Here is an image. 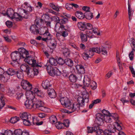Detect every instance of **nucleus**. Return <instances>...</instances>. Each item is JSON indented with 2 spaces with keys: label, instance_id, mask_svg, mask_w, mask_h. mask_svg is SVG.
<instances>
[{
  "label": "nucleus",
  "instance_id": "nucleus-25",
  "mask_svg": "<svg viewBox=\"0 0 135 135\" xmlns=\"http://www.w3.org/2000/svg\"><path fill=\"white\" fill-rule=\"evenodd\" d=\"M75 15L78 18L82 19L85 17V15L81 11H77L75 13Z\"/></svg>",
  "mask_w": 135,
  "mask_h": 135
},
{
  "label": "nucleus",
  "instance_id": "nucleus-33",
  "mask_svg": "<svg viewBox=\"0 0 135 135\" xmlns=\"http://www.w3.org/2000/svg\"><path fill=\"white\" fill-rule=\"evenodd\" d=\"M7 74L9 75H13L16 73V71L12 68H9L6 71Z\"/></svg>",
  "mask_w": 135,
  "mask_h": 135
},
{
  "label": "nucleus",
  "instance_id": "nucleus-43",
  "mask_svg": "<svg viewBox=\"0 0 135 135\" xmlns=\"http://www.w3.org/2000/svg\"><path fill=\"white\" fill-rule=\"evenodd\" d=\"M51 19L52 21H54L56 22V24L57 23H59V20L60 19L58 17L56 16L52 17H51Z\"/></svg>",
  "mask_w": 135,
  "mask_h": 135
},
{
  "label": "nucleus",
  "instance_id": "nucleus-12",
  "mask_svg": "<svg viewBox=\"0 0 135 135\" xmlns=\"http://www.w3.org/2000/svg\"><path fill=\"white\" fill-rule=\"evenodd\" d=\"M60 101L63 106L68 109L71 103L69 99L66 97L61 98Z\"/></svg>",
  "mask_w": 135,
  "mask_h": 135
},
{
  "label": "nucleus",
  "instance_id": "nucleus-53",
  "mask_svg": "<svg viewBox=\"0 0 135 135\" xmlns=\"http://www.w3.org/2000/svg\"><path fill=\"white\" fill-rule=\"evenodd\" d=\"M65 7L68 10H70L73 8L72 3H67L66 4Z\"/></svg>",
  "mask_w": 135,
  "mask_h": 135
},
{
  "label": "nucleus",
  "instance_id": "nucleus-32",
  "mask_svg": "<svg viewBox=\"0 0 135 135\" xmlns=\"http://www.w3.org/2000/svg\"><path fill=\"white\" fill-rule=\"evenodd\" d=\"M49 62L51 65L56 66L57 64V60L54 58H50L49 59Z\"/></svg>",
  "mask_w": 135,
  "mask_h": 135
},
{
  "label": "nucleus",
  "instance_id": "nucleus-5",
  "mask_svg": "<svg viewBox=\"0 0 135 135\" xmlns=\"http://www.w3.org/2000/svg\"><path fill=\"white\" fill-rule=\"evenodd\" d=\"M34 103V109H37L40 110L45 112H49L50 109L43 106L44 103L41 101L37 99V98H34L33 100Z\"/></svg>",
  "mask_w": 135,
  "mask_h": 135
},
{
  "label": "nucleus",
  "instance_id": "nucleus-47",
  "mask_svg": "<svg viewBox=\"0 0 135 135\" xmlns=\"http://www.w3.org/2000/svg\"><path fill=\"white\" fill-rule=\"evenodd\" d=\"M56 126L57 128L58 129H60L63 128V124L60 122H58L56 123Z\"/></svg>",
  "mask_w": 135,
  "mask_h": 135
},
{
  "label": "nucleus",
  "instance_id": "nucleus-24",
  "mask_svg": "<svg viewBox=\"0 0 135 135\" xmlns=\"http://www.w3.org/2000/svg\"><path fill=\"white\" fill-rule=\"evenodd\" d=\"M91 81L89 77H85L83 80L84 85L85 86H89L90 84Z\"/></svg>",
  "mask_w": 135,
  "mask_h": 135
},
{
  "label": "nucleus",
  "instance_id": "nucleus-35",
  "mask_svg": "<svg viewBox=\"0 0 135 135\" xmlns=\"http://www.w3.org/2000/svg\"><path fill=\"white\" fill-rule=\"evenodd\" d=\"M108 129L112 131L113 133L116 131V127L114 125L109 124L108 126Z\"/></svg>",
  "mask_w": 135,
  "mask_h": 135
},
{
  "label": "nucleus",
  "instance_id": "nucleus-61",
  "mask_svg": "<svg viewBox=\"0 0 135 135\" xmlns=\"http://www.w3.org/2000/svg\"><path fill=\"white\" fill-rule=\"evenodd\" d=\"M57 64L58 63L60 65H62L63 64L64 62V60L61 58H59L58 60H57Z\"/></svg>",
  "mask_w": 135,
  "mask_h": 135
},
{
  "label": "nucleus",
  "instance_id": "nucleus-18",
  "mask_svg": "<svg viewBox=\"0 0 135 135\" xmlns=\"http://www.w3.org/2000/svg\"><path fill=\"white\" fill-rule=\"evenodd\" d=\"M42 87L44 89H47L50 88L51 86V85L50 84V83L48 80H46L43 81L42 84Z\"/></svg>",
  "mask_w": 135,
  "mask_h": 135
},
{
  "label": "nucleus",
  "instance_id": "nucleus-21",
  "mask_svg": "<svg viewBox=\"0 0 135 135\" xmlns=\"http://www.w3.org/2000/svg\"><path fill=\"white\" fill-rule=\"evenodd\" d=\"M78 72L79 73L84 74L85 73V70L84 67L81 65H78L76 66Z\"/></svg>",
  "mask_w": 135,
  "mask_h": 135
},
{
  "label": "nucleus",
  "instance_id": "nucleus-26",
  "mask_svg": "<svg viewBox=\"0 0 135 135\" xmlns=\"http://www.w3.org/2000/svg\"><path fill=\"white\" fill-rule=\"evenodd\" d=\"M31 119V123L32 122L33 124L34 125L39 126L41 125L43 123L42 122H38L37 119L34 118L33 116H32Z\"/></svg>",
  "mask_w": 135,
  "mask_h": 135
},
{
  "label": "nucleus",
  "instance_id": "nucleus-31",
  "mask_svg": "<svg viewBox=\"0 0 135 135\" xmlns=\"http://www.w3.org/2000/svg\"><path fill=\"white\" fill-rule=\"evenodd\" d=\"M77 79V78L76 76L74 74H71L69 77V79L70 81L73 83L76 82Z\"/></svg>",
  "mask_w": 135,
  "mask_h": 135
},
{
  "label": "nucleus",
  "instance_id": "nucleus-40",
  "mask_svg": "<svg viewBox=\"0 0 135 135\" xmlns=\"http://www.w3.org/2000/svg\"><path fill=\"white\" fill-rule=\"evenodd\" d=\"M97 84L95 81H91L90 84L89 85L93 90H95L97 87Z\"/></svg>",
  "mask_w": 135,
  "mask_h": 135
},
{
  "label": "nucleus",
  "instance_id": "nucleus-39",
  "mask_svg": "<svg viewBox=\"0 0 135 135\" xmlns=\"http://www.w3.org/2000/svg\"><path fill=\"white\" fill-rule=\"evenodd\" d=\"M90 51H93L94 52H95L98 54L100 53V48L98 47H93L90 48Z\"/></svg>",
  "mask_w": 135,
  "mask_h": 135
},
{
  "label": "nucleus",
  "instance_id": "nucleus-60",
  "mask_svg": "<svg viewBox=\"0 0 135 135\" xmlns=\"http://www.w3.org/2000/svg\"><path fill=\"white\" fill-rule=\"evenodd\" d=\"M7 93L8 95L11 96L14 94V91L10 89H9L8 90Z\"/></svg>",
  "mask_w": 135,
  "mask_h": 135
},
{
  "label": "nucleus",
  "instance_id": "nucleus-16",
  "mask_svg": "<svg viewBox=\"0 0 135 135\" xmlns=\"http://www.w3.org/2000/svg\"><path fill=\"white\" fill-rule=\"evenodd\" d=\"M40 34L41 35H43L45 36L50 34L48 30L46 27H41L40 29Z\"/></svg>",
  "mask_w": 135,
  "mask_h": 135
},
{
  "label": "nucleus",
  "instance_id": "nucleus-6",
  "mask_svg": "<svg viewBox=\"0 0 135 135\" xmlns=\"http://www.w3.org/2000/svg\"><path fill=\"white\" fill-rule=\"evenodd\" d=\"M20 117L23 120V123L25 125L29 126L31 125L32 116L29 113L26 112L21 113Z\"/></svg>",
  "mask_w": 135,
  "mask_h": 135
},
{
  "label": "nucleus",
  "instance_id": "nucleus-54",
  "mask_svg": "<svg viewBox=\"0 0 135 135\" xmlns=\"http://www.w3.org/2000/svg\"><path fill=\"white\" fill-rule=\"evenodd\" d=\"M126 95H125L124 97H122L120 100V101L123 103V105H124L125 103H129V100L126 99Z\"/></svg>",
  "mask_w": 135,
  "mask_h": 135
},
{
  "label": "nucleus",
  "instance_id": "nucleus-44",
  "mask_svg": "<svg viewBox=\"0 0 135 135\" xmlns=\"http://www.w3.org/2000/svg\"><path fill=\"white\" fill-rule=\"evenodd\" d=\"M135 51V50H134L132 49V51L130 52L129 54V56L130 59L131 60H132L134 58V52Z\"/></svg>",
  "mask_w": 135,
  "mask_h": 135
},
{
  "label": "nucleus",
  "instance_id": "nucleus-17",
  "mask_svg": "<svg viewBox=\"0 0 135 135\" xmlns=\"http://www.w3.org/2000/svg\"><path fill=\"white\" fill-rule=\"evenodd\" d=\"M47 92L49 97L51 98H55L56 96L55 91L53 89L49 88Z\"/></svg>",
  "mask_w": 135,
  "mask_h": 135
},
{
  "label": "nucleus",
  "instance_id": "nucleus-1",
  "mask_svg": "<svg viewBox=\"0 0 135 135\" xmlns=\"http://www.w3.org/2000/svg\"><path fill=\"white\" fill-rule=\"evenodd\" d=\"M18 51H15L12 52L11 54V57L12 60H18L21 59H24V61L29 65H32L33 66H37L36 60L31 56H29L28 52L23 48L18 49Z\"/></svg>",
  "mask_w": 135,
  "mask_h": 135
},
{
  "label": "nucleus",
  "instance_id": "nucleus-50",
  "mask_svg": "<svg viewBox=\"0 0 135 135\" xmlns=\"http://www.w3.org/2000/svg\"><path fill=\"white\" fill-rule=\"evenodd\" d=\"M23 94L22 93H17L15 95L16 99L18 100L20 99L23 97Z\"/></svg>",
  "mask_w": 135,
  "mask_h": 135
},
{
  "label": "nucleus",
  "instance_id": "nucleus-42",
  "mask_svg": "<svg viewBox=\"0 0 135 135\" xmlns=\"http://www.w3.org/2000/svg\"><path fill=\"white\" fill-rule=\"evenodd\" d=\"M17 75L19 79L21 80H22L23 79V73L22 71H18L17 72Z\"/></svg>",
  "mask_w": 135,
  "mask_h": 135
},
{
  "label": "nucleus",
  "instance_id": "nucleus-51",
  "mask_svg": "<svg viewBox=\"0 0 135 135\" xmlns=\"http://www.w3.org/2000/svg\"><path fill=\"white\" fill-rule=\"evenodd\" d=\"M97 133V135H103L104 133L103 131L100 129L98 126V129H97V130L95 132Z\"/></svg>",
  "mask_w": 135,
  "mask_h": 135
},
{
  "label": "nucleus",
  "instance_id": "nucleus-20",
  "mask_svg": "<svg viewBox=\"0 0 135 135\" xmlns=\"http://www.w3.org/2000/svg\"><path fill=\"white\" fill-rule=\"evenodd\" d=\"M86 23L80 22L78 23L77 26L78 28L81 30L84 31L86 28Z\"/></svg>",
  "mask_w": 135,
  "mask_h": 135
},
{
  "label": "nucleus",
  "instance_id": "nucleus-49",
  "mask_svg": "<svg viewBox=\"0 0 135 135\" xmlns=\"http://www.w3.org/2000/svg\"><path fill=\"white\" fill-rule=\"evenodd\" d=\"M22 131L20 129L15 130L14 132L15 135H22Z\"/></svg>",
  "mask_w": 135,
  "mask_h": 135
},
{
  "label": "nucleus",
  "instance_id": "nucleus-19",
  "mask_svg": "<svg viewBox=\"0 0 135 135\" xmlns=\"http://www.w3.org/2000/svg\"><path fill=\"white\" fill-rule=\"evenodd\" d=\"M30 30L31 32L35 34H37L39 33V31L38 27L36 25H32L30 28Z\"/></svg>",
  "mask_w": 135,
  "mask_h": 135
},
{
  "label": "nucleus",
  "instance_id": "nucleus-10",
  "mask_svg": "<svg viewBox=\"0 0 135 135\" xmlns=\"http://www.w3.org/2000/svg\"><path fill=\"white\" fill-rule=\"evenodd\" d=\"M98 30L97 28L94 27L91 30H87L86 31L85 33L88 37L91 38L95 37V36L93 33L95 35L99 36L100 35V33L97 32Z\"/></svg>",
  "mask_w": 135,
  "mask_h": 135
},
{
  "label": "nucleus",
  "instance_id": "nucleus-3",
  "mask_svg": "<svg viewBox=\"0 0 135 135\" xmlns=\"http://www.w3.org/2000/svg\"><path fill=\"white\" fill-rule=\"evenodd\" d=\"M23 8L18 9V12L20 14L21 20L23 18H27L29 15V13L31 12L33 8L27 2H25L22 5Z\"/></svg>",
  "mask_w": 135,
  "mask_h": 135
},
{
  "label": "nucleus",
  "instance_id": "nucleus-22",
  "mask_svg": "<svg viewBox=\"0 0 135 135\" xmlns=\"http://www.w3.org/2000/svg\"><path fill=\"white\" fill-rule=\"evenodd\" d=\"M97 129H98V126H94L93 127H87V132L88 133H92L93 132H95Z\"/></svg>",
  "mask_w": 135,
  "mask_h": 135
},
{
  "label": "nucleus",
  "instance_id": "nucleus-41",
  "mask_svg": "<svg viewBox=\"0 0 135 135\" xmlns=\"http://www.w3.org/2000/svg\"><path fill=\"white\" fill-rule=\"evenodd\" d=\"M27 84H29L28 81L25 80H23L21 83V85L24 89H26V86L27 85Z\"/></svg>",
  "mask_w": 135,
  "mask_h": 135
},
{
  "label": "nucleus",
  "instance_id": "nucleus-64",
  "mask_svg": "<svg viewBox=\"0 0 135 135\" xmlns=\"http://www.w3.org/2000/svg\"><path fill=\"white\" fill-rule=\"evenodd\" d=\"M112 133H113L112 132L109 130L106 129L104 130V133L105 135H111Z\"/></svg>",
  "mask_w": 135,
  "mask_h": 135
},
{
  "label": "nucleus",
  "instance_id": "nucleus-45",
  "mask_svg": "<svg viewBox=\"0 0 135 135\" xmlns=\"http://www.w3.org/2000/svg\"><path fill=\"white\" fill-rule=\"evenodd\" d=\"M66 64L68 66H71L73 65V62L70 59H68L66 61Z\"/></svg>",
  "mask_w": 135,
  "mask_h": 135
},
{
  "label": "nucleus",
  "instance_id": "nucleus-58",
  "mask_svg": "<svg viewBox=\"0 0 135 135\" xmlns=\"http://www.w3.org/2000/svg\"><path fill=\"white\" fill-rule=\"evenodd\" d=\"M63 126H65L66 127H68L69 126L70 122L68 120H65L64 121V122L62 123Z\"/></svg>",
  "mask_w": 135,
  "mask_h": 135
},
{
  "label": "nucleus",
  "instance_id": "nucleus-2",
  "mask_svg": "<svg viewBox=\"0 0 135 135\" xmlns=\"http://www.w3.org/2000/svg\"><path fill=\"white\" fill-rule=\"evenodd\" d=\"M89 95L88 93L86 91L84 92L82 97L80 96L77 99V101L79 104L71 103L68 108L69 110L65 109H61V111L64 113H73L75 111H78L80 109V106L83 107L84 105V103H88L89 101Z\"/></svg>",
  "mask_w": 135,
  "mask_h": 135
},
{
  "label": "nucleus",
  "instance_id": "nucleus-59",
  "mask_svg": "<svg viewBox=\"0 0 135 135\" xmlns=\"http://www.w3.org/2000/svg\"><path fill=\"white\" fill-rule=\"evenodd\" d=\"M26 89H26L27 91H30L32 88V84H31L29 82V84H27V85H26Z\"/></svg>",
  "mask_w": 135,
  "mask_h": 135
},
{
  "label": "nucleus",
  "instance_id": "nucleus-34",
  "mask_svg": "<svg viewBox=\"0 0 135 135\" xmlns=\"http://www.w3.org/2000/svg\"><path fill=\"white\" fill-rule=\"evenodd\" d=\"M80 36L82 41L83 42H86L87 40L88 37L86 34L81 33L80 34Z\"/></svg>",
  "mask_w": 135,
  "mask_h": 135
},
{
  "label": "nucleus",
  "instance_id": "nucleus-63",
  "mask_svg": "<svg viewBox=\"0 0 135 135\" xmlns=\"http://www.w3.org/2000/svg\"><path fill=\"white\" fill-rule=\"evenodd\" d=\"M5 135H13V132L10 130H6L4 134Z\"/></svg>",
  "mask_w": 135,
  "mask_h": 135
},
{
  "label": "nucleus",
  "instance_id": "nucleus-23",
  "mask_svg": "<svg viewBox=\"0 0 135 135\" xmlns=\"http://www.w3.org/2000/svg\"><path fill=\"white\" fill-rule=\"evenodd\" d=\"M30 68L29 66L26 64H22L20 66V69L22 71L26 73L28 70Z\"/></svg>",
  "mask_w": 135,
  "mask_h": 135
},
{
  "label": "nucleus",
  "instance_id": "nucleus-4",
  "mask_svg": "<svg viewBox=\"0 0 135 135\" xmlns=\"http://www.w3.org/2000/svg\"><path fill=\"white\" fill-rule=\"evenodd\" d=\"M40 97H42L44 96V93L40 89L35 88L33 89L32 91H28L26 92V98L28 100H33L35 98V94Z\"/></svg>",
  "mask_w": 135,
  "mask_h": 135
},
{
  "label": "nucleus",
  "instance_id": "nucleus-37",
  "mask_svg": "<svg viewBox=\"0 0 135 135\" xmlns=\"http://www.w3.org/2000/svg\"><path fill=\"white\" fill-rule=\"evenodd\" d=\"M20 118L18 117H15L11 118L10 119V121L12 123H15L19 121Z\"/></svg>",
  "mask_w": 135,
  "mask_h": 135
},
{
  "label": "nucleus",
  "instance_id": "nucleus-38",
  "mask_svg": "<svg viewBox=\"0 0 135 135\" xmlns=\"http://www.w3.org/2000/svg\"><path fill=\"white\" fill-rule=\"evenodd\" d=\"M100 52H101L102 54L104 55H107V52L106 50L105 47L102 46L100 48Z\"/></svg>",
  "mask_w": 135,
  "mask_h": 135
},
{
  "label": "nucleus",
  "instance_id": "nucleus-46",
  "mask_svg": "<svg viewBox=\"0 0 135 135\" xmlns=\"http://www.w3.org/2000/svg\"><path fill=\"white\" fill-rule=\"evenodd\" d=\"M50 6L53 9L57 11H59V7L56 6L54 4L51 3H50Z\"/></svg>",
  "mask_w": 135,
  "mask_h": 135
},
{
  "label": "nucleus",
  "instance_id": "nucleus-28",
  "mask_svg": "<svg viewBox=\"0 0 135 135\" xmlns=\"http://www.w3.org/2000/svg\"><path fill=\"white\" fill-rule=\"evenodd\" d=\"M86 19L88 20H91L93 17V13L90 12H85L84 13Z\"/></svg>",
  "mask_w": 135,
  "mask_h": 135
},
{
  "label": "nucleus",
  "instance_id": "nucleus-52",
  "mask_svg": "<svg viewBox=\"0 0 135 135\" xmlns=\"http://www.w3.org/2000/svg\"><path fill=\"white\" fill-rule=\"evenodd\" d=\"M46 36H47L46 37L42 38V41H46L47 40H50L51 38V35L50 34H48V35H46Z\"/></svg>",
  "mask_w": 135,
  "mask_h": 135
},
{
  "label": "nucleus",
  "instance_id": "nucleus-9",
  "mask_svg": "<svg viewBox=\"0 0 135 135\" xmlns=\"http://www.w3.org/2000/svg\"><path fill=\"white\" fill-rule=\"evenodd\" d=\"M47 70L48 72L51 76H60L61 74V72L57 68L55 67L53 68L50 65H47Z\"/></svg>",
  "mask_w": 135,
  "mask_h": 135
},
{
  "label": "nucleus",
  "instance_id": "nucleus-7",
  "mask_svg": "<svg viewBox=\"0 0 135 135\" xmlns=\"http://www.w3.org/2000/svg\"><path fill=\"white\" fill-rule=\"evenodd\" d=\"M6 15L8 17L13 19L15 18L17 20H21V18L20 14L15 13L14 10L12 8H8L6 14L5 13L4 15Z\"/></svg>",
  "mask_w": 135,
  "mask_h": 135
},
{
  "label": "nucleus",
  "instance_id": "nucleus-62",
  "mask_svg": "<svg viewBox=\"0 0 135 135\" xmlns=\"http://www.w3.org/2000/svg\"><path fill=\"white\" fill-rule=\"evenodd\" d=\"M129 69L133 77H135V71L133 67L131 66L129 67Z\"/></svg>",
  "mask_w": 135,
  "mask_h": 135
},
{
  "label": "nucleus",
  "instance_id": "nucleus-56",
  "mask_svg": "<svg viewBox=\"0 0 135 135\" xmlns=\"http://www.w3.org/2000/svg\"><path fill=\"white\" fill-rule=\"evenodd\" d=\"M86 29L88 30H91L93 28L91 24L89 23H86Z\"/></svg>",
  "mask_w": 135,
  "mask_h": 135
},
{
  "label": "nucleus",
  "instance_id": "nucleus-11",
  "mask_svg": "<svg viewBox=\"0 0 135 135\" xmlns=\"http://www.w3.org/2000/svg\"><path fill=\"white\" fill-rule=\"evenodd\" d=\"M118 115L116 113H111L110 115L105 116L104 121L107 123H110L113 121V119L117 120Z\"/></svg>",
  "mask_w": 135,
  "mask_h": 135
},
{
  "label": "nucleus",
  "instance_id": "nucleus-13",
  "mask_svg": "<svg viewBox=\"0 0 135 135\" xmlns=\"http://www.w3.org/2000/svg\"><path fill=\"white\" fill-rule=\"evenodd\" d=\"M105 116L102 114L98 113L96 114V122L99 125H101L103 123L104 120Z\"/></svg>",
  "mask_w": 135,
  "mask_h": 135
},
{
  "label": "nucleus",
  "instance_id": "nucleus-15",
  "mask_svg": "<svg viewBox=\"0 0 135 135\" xmlns=\"http://www.w3.org/2000/svg\"><path fill=\"white\" fill-rule=\"evenodd\" d=\"M25 105L28 109H30L34 107V103L33 100H27L25 102Z\"/></svg>",
  "mask_w": 135,
  "mask_h": 135
},
{
  "label": "nucleus",
  "instance_id": "nucleus-57",
  "mask_svg": "<svg viewBox=\"0 0 135 135\" xmlns=\"http://www.w3.org/2000/svg\"><path fill=\"white\" fill-rule=\"evenodd\" d=\"M51 47L52 49H54L55 48L56 44V41L53 39L51 41Z\"/></svg>",
  "mask_w": 135,
  "mask_h": 135
},
{
  "label": "nucleus",
  "instance_id": "nucleus-14",
  "mask_svg": "<svg viewBox=\"0 0 135 135\" xmlns=\"http://www.w3.org/2000/svg\"><path fill=\"white\" fill-rule=\"evenodd\" d=\"M64 30H66L64 28V26L59 23H56L55 26V30L57 33L61 32Z\"/></svg>",
  "mask_w": 135,
  "mask_h": 135
},
{
  "label": "nucleus",
  "instance_id": "nucleus-30",
  "mask_svg": "<svg viewBox=\"0 0 135 135\" xmlns=\"http://www.w3.org/2000/svg\"><path fill=\"white\" fill-rule=\"evenodd\" d=\"M5 105L3 95H1L0 97V108H2Z\"/></svg>",
  "mask_w": 135,
  "mask_h": 135
},
{
  "label": "nucleus",
  "instance_id": "nucleus-8",
  "mask_svg": "<svg viewBox=\"0 0 135 135\" xmlns=\"http://www.w3.org/2000/svg\"><path fill=\"white\" fill-rule=\"evenodd\" d=\"M36 63L38 66H33L32 65H31L32 67H33V69L30 68L26 72L29 77L33 78L35 75H37L39 73L38 68V67H41V66L39 65L37 62L36 61Z\"/></svg>",
  "mask_w": 135,
  "mask_h": 135
},
{
  "label": "nucleus",
  "instance_id": "nucleus-29",
  "mask_svg": "<svg viewBox=\"0 0 135 135\" xmlns=\"http://www.w3.org/2000/svg\"><path fill=\"white\" fill-rule=\"evenodd\" d=\"M129 42L131 45L132 49L133 50H135V39L131 38L129 40Z\"/></svg>",
  "mask_w": 135,
  "mask_h": 135
},
{
  "label": "nucleus",
  "instance_id": "nucleus-48",
  "mask_svg": "<svg viewBox=\"0 0 135 135\" xmlns=\"http://www.w3.org/2000/svg\"><path fill=\"white\" fill-rule=\"evenodd\" d=\"M11 64L13 66L15 67H17L19 66L17 60H12V62H11Z\"/></svg>",
  "mask_w": 135,
  "mask_h": 135
},
{
  "label": "nucleus",
  "instance_id": "nucleus-36",
  "mask_svg": "<svg viewBox=\"0 0 135 135\" xmlns=\"http://www.w3.org/2000/svg\"><path fill=\"white\" fill-rule=\"evenodd\" d=\"M0 79L2 82H5L7 81L8 78L7 77L6 75H1V76H0Z\"/></svg>",
  "mask_w": 135,
  "mask_h": 135
},
{
  "label": "nucleus",
  "instance_id": "nucleus-27",
  "mask_svg": "<svg viewBox=\"0 0 135 135\" xmlns=\"http://www.w3.org/2000/svg\"><path fill=\"white\" fill-rule=\"evenodd\" d=\"M50 122L51 123L53 124L57 122V120L56 117L54 115H52L49 118Z\"/></svg>",
  "mask_w": 135,
  "mask_h": 135
},
{
  "label": "nucleus",
  "instance_id": "nucleus-55",
  "mask_svg": "<svg viewBox=\"0 0 135 135\" xmlns=\"http://www.w3.org/2000/svg\"><path fill=\"white\" fill-rule=\"evenodd\" d=\"M83 57L85 60H87L90 57L88 54L86 53H84L82 54Z\"/></svg>",
  "mask_w": 135,
  "mask_h": 135
}]
</instances>
